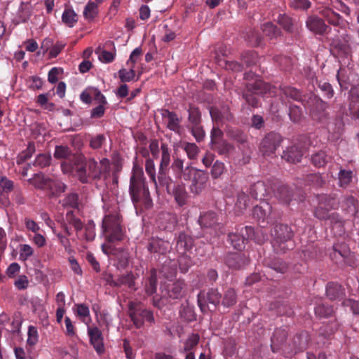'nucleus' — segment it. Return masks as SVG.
Returning <instances> with one entry per match:
<instances>
[{
	"label": "nucleus",
	"mask_w": 359,
	"mask_h": 359,
	"mask_svg": "<svg viewBox=\"0 0 359 359\" xmlns=\"http://www.w3.org/2000/svg\"><path fill=\"white\" fill-rule=\"evenodd\" d=\"M67 189V186L62 180L50 177L45 191L47 193L48 198H55L60 197L62 193L66 191Z\"/></svg>",
	"instance_id": "nucleus-16"
},
{
	"label": "nucleus",
	"mask_w": 359,
	"mask_h": 359,
	"mask_svg": "<svg viewBox=\"0 0 359 359\" xmlns=\"http://www.w3.org/2000/svg\"><path fill=\"white\" fill-rule=\"evenodd\" d=\"M129 194L135 206L142 205L146 208L152 205V199L142 169L134 167L130 178Z\"/></svg>",
	"instance_id": "nucleus-2"
},
{
	"label": "nucleus",
	"mask_w": 359,
	"mask_h": 359,
	"mask_svg": "<svg viewBox=\"0 0 359 359\" xmlns=\"http://www.w3.org/2000/svg\"><path fill=\"white\" fill-rule=\"evenodd\" d=\"M280 92L281 101L286 106H288V115L292 118V102L290 100L292 98V88L290 86H285L280 88Z\"/></svg>",
	"instance_id": "nucleus-42"
},
{
	"label": "nucleus",
	"mask_w": 359,
	"mask_h": 359,
	"mask_svg": "<svg viewBox=\"0 0 359 359\" xmlns=\"http://www.w3.org/2000/svg\"><path fill=\"white\" fill-rule=\"evenodd\" d=\"M49 177L40 172L35 173L32 178L28 180V182L36 189L45 191L47 187L48 181H49Z\"/></svg>",
	"instance_id": "nucleus-34"
},
{
	"label": "nucleus",
	"mask_w": 359,
	"mask_h": 359,
	"mask_svg": "<svg viewBox=\"0 0 359 359\" xmlns=\"http://www.w3.org/2000/svg\"><path fill=\"white\" fill-rule=\"evenodd\" d=\"M189 128L191 130L192 135L195 137L196 140L198 142H200L203 140L205 136V130H203V126H201V123L190 126Z\"/></svg>",
	"instance_id": "nucleus-60"
},
{
	"label": "nucleus",
	"mask_w": 359,
	"mask_h": 359,
	"mask_svg": "<svg viewBox=\"0 0 359 359\" xmlns=\"http://www.w3.org/2000/svg\"><path fill=\"white\" fill-rule=\"evenodd\" d=\"M262 32L269 39H276L280 35V30L273 23L266 22L262 25Z\"/></svg>",
	"instance_id": "nucleus-43"
},
{
	"label": "nucleus",
	"mask_w": 359,
	"mask_h": 359,
	"mask_svg": "<svg viewBox=\"0 0 359 359\" xmlns=\"http://www.w3.org/2000/svg\"><path fill=\"white\" fill-rule=\"evenodd\" d=\"M50 160L51 157L50 155L46 154H40L36 156L34 162V165L43 168L50 164Z\"/></svg>",
	"instance_id": "nucleus-62"
},
{
	"label": "nucleus",
	"mask_w": 359,
	"mask_h": 359,
	"mask_svg": "<svg viewBox=\"0 0 359 359\" xmlns=\"http://www.w3.org/2000/svg\"><path fill=\"white\" fill-rule=\"evenodd\" d=\"M97 6L95 2L90 1L85 6L83 15L88 20H93L97 13Z\"/></svg>",
	"instance_id": "nucleus-57"
},
{
	"label": "nucleus",
	"mask_w": 359,
	"mask_h": 359,
	"mask_svg": "<svg viewBox=\"0 0 359 359\" xmlns=\"http://www.w3.org/2000/svg\"><path fill=\"white\" fill-rule=\"evenodd\" d=\"M333 7L329 3H325V6L320 11V15L330 25L334 27H341L343 23L342 17L333 11Z\"/></svg>",
	"instance_id": "nucleus-21"
},
{
	"label": "nucleus",
	"mask_w": 359,
	"mask_h": 359,
	"mask_svg": "<svg viewBox=\"0 0 359 359\" xmlns=\"http://www.w3.org/2000/svg\"><path fill=\"white\" fill-rule=\"evenodd\" d=\"M88 334L90 338V343L95 348L98 355L104 353V339L102 332L97 327H88Z\"/></svg>",
	"instance_id": "nucleus-14"
},
{
	"label": "nucleus",
	"mask_w": 359,
	"mask_h": 359,
	"mask_svg": "<svg viewBox=\"0 0 359 359\" xmlns=\"http://www.w3.org/2000/svg\"><path fill=\"white\" fill-rule=\"evenodd\" d=\"M296 141L293 144V163L300 161L301 158L306 152L310 144L306 135L300 136Z\"/></svg>",
	"instance_id": "nucleus-23"
},
{
	"label": "nucleus",
	"mask_w": 359,
	"mask_h": 359,
	"mask_svg": "<svg viewBox=\"0 0 359 359\" xmlns=\"http://www.w3.org/2000/svg\"><path fill=\"white\" fill-rule=\"evenodd\" d=\"M187 292V284L184 280H177L168 285L166 288L167 296L172 299H177L184 297Z\"/></svg>",
	"instance_id": "nucleus-18"
},
{
	"label": "nucleus",
	"mask_w": 359,
	"mask_h": 359,
	"mask_svg": "<svg viewBox=\"0 0 359 359\" xmlns=\"http://www.w3.org/2000/svg\"><path fill=\"white\" fill-rule=\"evenodd\" d=\"M314 311L316 316L319 318H327L334 313L332 306L324 303L317 304Z\"/></svg>",
	"instance_id": "nucleus-38"
},
{
	"label": "nucleus",
	"mask_w": 359,
	"mask_h": 359,
	"mask_svg": "<svg viewBox=\"0 0 359 359\" xmlns=\"http://www.w3.org/2000/svg\"><path fill=\"white\" fill-rule=\"evenodd\" d=\"M255 94L247 89H244L242 93V97L245 100L246 103L252 107L253 108H257L259 106V100Z\"/></svg>",
	"instance_id": "nucleus-50"
},
{
	"label": "nucleus",
	"mask_w": 359,
	"mask_h": 359,
	"mask_svg": "<svg viewBox=\"0 0 359 359\" xmlns=\"http://www.w3.org/2000/svg\"><path fill=\"white\" fill-rule=\"evenodd\" d=\"M311 162L316 167L321 168L327 164L328 157L325 151H320L312 156Z\"/></svg>",
	"instance_id": "nucleus-51"
},
{
	"label": "nucleus",
	"mask_w": 359,
	"mask_h": 359,
	"mask_svg": "<svg viewBox=\"0 0 359 359\" xmlns=\"http://www.w3.org/2000/svg\"><path fill=\"white\" fill-rule=\"evenodd\" d=\"M225 166L224 163L216 161L211 170V175L213 178L217 179L224 172Z\"/></svg>",
	"instance_id": "nucleus-63"
},
{
	"label": "nucleus",
	"mask_w": 359,
	"mask_h": 359,
	"mask_svg": "<svg viewBox=\"0 0 359 359\" xmlns=\"http://www.w3.org/2000/svg\"><path fill=\"white\" fill-rule=\"evenodd\" d=\"M350 252V249L346 243H335L330 252V257L337 264H341L345 263Z\"/></svg>",
	"instance_id": "nucleus-15"
},
{
	"label": "nucleus",
	"mask_w": 359,
	"mask_h": 359,
	"mask_svg": "<svg viewBox=\"0 0 359 359\" xmlns=\"http://www.w3.org/2000/svg\"><path fill=\"white\" fill-rule=\"evenodd\" d=\"M318 87L323 93L324 96L327 99H331L334 95V89L332 85L325 81H319L317 83Z\"/></svg>",
	"instance_id": "nucleus-55"
},
{
	"label": "nucleus",
	"mask_w": 359,
	"mask_h": 359,
	"mask_svg": "<svg viewBox=\"0 0 359 359\" xmlns=\"http://www.w3.org/2000/svg\"><path fill=\"white\" fill-rule=\"evenodd\" d=\"M188 128L201 123V113L198 107L190 105L188 109Z\"/></svg>",
	"instance_id": "nucleus-39"
},
{
	"label": "nucleus",
	"mask_w": 359,
	"mask_h": 359,
	"mask_svg": "<svg viewBox=\"0 0 359 359\" xmlns=\"http://www.w3.org/2000/svg\"><path fill=\"white\" fill-rule=\"evenodd\" d=\"M353 172L351 170L340 168L338 173L339 186L342 188H346L352 182Z\"/></svg>",
	"instance_id": "nucleus-41"
},
{
	"label": "nucleus",
	"mask_w": 359,
	"mask_h": 359,
	"mask_svg": "<svg viewBox=\"0 0 359 359\" xmlns=\"http://www.w3.org/2000/svg\"><path fill=\"white\" fill-rule=\"evenodd\" d=\"M199 339L200 337L198 334L192 333L190 334L184 341V347L181 352L185 353L191 351L198 345Z\"/></svg>",
	"instance_id": "nucleus-45"
},
{
	"label": "nucleus",
	"mask_w": 359,
	"mask_h": 359,
	"mask_svg": "<svg viewBox=\"0 0 359 359\" xmlns=\"http://www.w3.org/2000/svg\"><path fill=\"white\" fill-rule=\"evenodd\" d=\"M170 243L159 238H152L147 245L148 250L151 253L166 254L170 250Z\"/></svg>",
	"instance_id": "nucleus-25"
},
{
	"label": "nucleus",
	"mask_w": 359,
	"mask_h": 359,
	"mask_svg": "<svg viewBox=\"0 0 359 359\" xmlns=\"http://www.w3.org/2000/svg\"><path fill=\"white\" fill-rule=\"evenodd\" d=\"M283 137L278 133L266 134L259 144V151L264 156H271L283 142Z\"/></svg>",
	"instance_id": "nucleus-7"
},
{
	"label": "nucleus",
	"mask_w": 359,
	"mask_h": 359,
	"mask_svg": "<svg viewBox=\"0 0 359 359\" xmlns=\"http://www.w3.org/2000/svg\"><path fill=\"white\" fill-rule=\"evenodd\" d=\"M358 203V200L353 196L345 195L341 201V207L344 211L354 214L356 212Z\"/></svg>",
	"instance_id": "nucleus-35"
},
{
	"label": "nucleus",
	"mask_w": 359,
	"mask_h": 359,
	"mask_svg": "<svg viewBox=\"0 0 359 359\" xmlns=\"http://www.w3.org/2000/svg\"><path fill=\"white\" fill-rule=\"evenodd\" d=\"M327 102L320 98H315L310 111L312 118L318 121H323L327 118Z\"/></svg>",
	"instance_id": "nucleus-20"
},
{
	"label": "nucleus",
	"mask_w": 359,
	"mask_h": 359,
	"mask_svg": "<svg viewBox=\"0 0 359 359\" xmlns=\"http://www.w3.org/2000/svg\"><path fill=\"white\" fill-rule=\"evenodd\" d=\"M145 170L151 181L154 183L155 186L157 187L155 164L152 159L148 158L146 160Z\"/></svg>",
	"instance_id": "nucleus-61"
},
{
	"label": "nucleus",
	"mask_w": 359,
	"mask_h": 359,
	"mask_svg": "<svg viewBox=\"0 0 359 359\" xmlns=\"http://www.w3.org/2000/svg\"><path fill=\"white\" fill-rule=\"evenodd\" d=\"M317 198L318 203L314 212L315 216L321 220L334 218L337 214H330V211L338 208L339 202L337 198L333 196L327 194L318 195Z\"/></svg>",
	"instance_id": "nucleus-6"
},
{
	"label": "nucleus",
	"mask_w": 359,
	"mask_h": 359,
	"mask_svg": "<svg viewBox=\"0 0 359 359\" xmlns=\"http://www.w3.org/2000/svg\"><path fill=\"white\" fill-rule=\"evenodd\" d=\"M276 197L281 203L289 205L291 201L290 187L285 185L280 186L277 189Z\"/></svg>",
	"instance_id": "nucleus-44"
},
{
	"label": "nucleus",
	"mask_w": 359,
	"mask_h": 359,
	"mask_svg": "<svg viewBox=\"0 0 359 359\" xmlns=\"http://www.w3.org/2000/svg\"><path fill=\"white\" fill-rule=\"evenodd\" d=\"M208 180L207 172L201 170H198L191 180L190 185V191L194 194H199L205 189L206 183Z\"/></svg>",
	"instance_id": "nucleus-19"
},
{
	"label": "nucleus",
	"mask_w": 359,
	"mask_h": 359,
	"mask_svg": "<svg viewBox=\"0 0 359 359\" xmlns=\"http://www.w3.org/2000/svg\"><path fill=\"white\" fill-rule=\"evenodd\" d=\"M181 147L183 149V150L186 152L187 157L189 159L194 160L197 158V156L199 152V149L196 144L190 142H183L182 143Z\"/></svg>",
	"instance_id": "nucleus-46"
},
{
	"label": "nucleus",
	"mask_w": 359,
	"mask_h": 359,
	"mask_svg": "<svg viewBox=\"0 0 359 359\" xmlns=\"http://www.w3.org/2000/svg\"><path fill=\"white\" fill-rule=\"evenodd\" d=\"M157 276L155 271H152L149 277L148 283L145 285V292L148 295H152L156 292Z\"/></svg>",
	"instance_id": "nucleus-53"
},
{
	"label": "nucleus",
	"mask_w": 359,
	"mask_h": 359,
	"mask_svg": "<svg viewBox=\"0 0 359 359\" xmlns=\"http://www.w3.org/2000/svg\"><path fill=\"white\" fill-rule=\"evenodd\" d=\"M118 76L121 82H129L134 79L135 76V72L134 70V65L132 66L129 71L123 68L118 71Z\"/></svg>",
	"instance_id": "nucleus-58"
},
{
	"label": "nucleus",
	"mask_w": 359,
	"mask_h": 359,
	"mask_svg": "<svg viewBox=\"0 0 359 359\" xmlns=\"http://www.w3.org/2000/svg\"><path fill=\"white\" fill-rule=\"evenodd\" d=\"M53 155L57 159H66L72 155V151L67 146H56Z\"/></svg>",
	"instance_id": "nucleus-56"
},
{
	"label": "nucleus",
	"mask_w": 359,
	"mask_h": 359,
	"mask_svg": "<svg viewBox=\"0 0 359 359\" xmlns=\"http://www.w3.org/2000/svg\"><path fill=\"white\" fill-rule=\"evenodd\" d=\"M75 175L82 184L106 178L110 171L109 161L103 158L98 163L93 158H86L83 154L76 155L73 159Z\"/></svg>",
	"instance_id": "nucleus-1"
},
{
	"label": "nucleus",
	"mask_w": 359,
	"mask_h": 359,
	"mask_svg": "<svg viewBox=\"0 0 359 359\" xmlns=\"http://www.w3.org/2000/svg\"><path fill=\"white\" fill-rule=\"evenodd\" d=\"M198 222L202 228H216L219 226L217 215L214 211H208L202 214Z\"/></svg>",
	"instance_id": "nucleus-28"
},
{
	"label": "nucleus",
	"mask_w": 359,
	"mask_h": 359,
	"mask_svg": "<svg viewBox=\"0 0 359 359\" xmlns=\"http://www.w3.org/2000/svg\"><path fill=\"white\" fill-rule=\"evenodd\" d=\"M224 262L229 269L239 270L249 264L250 258L245 252H229L224 256Z\"/></svg>",
	"instance_id": "nucleus-10"
},
{
	"label": "nucleus",
	"mask_w": 359,
	"mask_h": 359,
	"mask_svg": "<svg viewBox=\"0 0 359 359\" xmlns=\"http://www.w3.org/2000/svg\"><path fill=\"white\" fill-rule=\"evenodd\" d=\"M245 89L257 95L269 94L272 97L276 94V89L274 86L261 79H257L253 82L247 83Z\"/></svg>",
	"instance_id": "nucleus-12"
},
{
	"label": "nucleus",
	"mask_w": 359,
	"mask_h": 359,
	"mask_svg": "<svg viewBox=\"0 0 359 359\" xmlns=\"http://www.w3.org/2000/svg\"><path fill=\"white\" fill-rule=\"evenodd\" d=\"M177 221L175 217L169 213H162L158 218V227L165 231H172Z\"/></svg>",
	"instance_id": "nucleus-32"
},
{
	"label": "nucleus",
	"mask_w": 359,
	"mask_h": 359,
	"mask_svg": "<svg viewBox=\"0 0 359 359\" xmlns=\"http://www.w3.org/2000/svg\"><path fill=\"white\" fill-rule=\"evenodd\" d=\"M222 294L216 288H210L206 292H201L197 296L198 306L202 312H205L208 304H212L215 308L221 302Z\"/></svg>",
	"instance_id": "nucleus-9"
},
{
	"label": "nucleus",
	"mask_w": 359,
	"mask_h": 359,
	"mask_svg": "<svg viewBox=\"0 0 359 359\" xmlns=\"http://www.w3.org/2000/svg\"><path fill=\"white\" fill-rule=\"evenodd\" d=\"M222 305L226 308H230L235 305L237 302V294L234 289H227L223 296L222 300L220 302Z\"/></svg>",
	"instance_id": "nucleus-40"
},
{
	"label": "nucleus",
	"mask_w": 359,
	"mask_h": 359,
	"mask_svg": "<svg viewBox=\"0 0 359 359\" xmlns=\"http://www.w3.org/2000/svg\"><path fill=\"white\" fill-rule=\"evenodd\" d=\"M59 203L64 208H79V196L76 192L69 193L62 200L59 201Z\"/></svg>",
	"instance_id": "nucleus-36"
},
{
	"label": "nucleus",
	"mask_w": 359,
	"mask_h": 359,
	"mask_svg": "<svg viewBox=\"0 0 359 359\" xmlns=\"http://www.w3.org/2000/svg\"><path fill=\"white\" fill-rule=\"evenodd\" d=\"M161 158L157 175V187L165 188L168 194H171L170 186L172 180L168 175V166L170 163V149L166 143H161Z\"/></svg>",
	"instance_id": "nucleus-4"
},
{
	"label": "nucleus",
	"mask_w": 359,
	"mask_h": 359,
	"mask_svg": "<svg viewBox=\"0 0 359 359\" xmlns=\"http://www.w3.org/2000/svg\"><path fill=\"white\" fill-rule=\"evenodd\" d=\"M198 169H196L191 165H187L184 169L178 175L177 177L182 179L185 181H190L193 179L194 175Z\"/></svg>",
	"instance_id": "nucleus-59"
},
{
	"label": "nucleus",
	"mask_w": 359,
	"mask_h": 359,
	"mask_svg": "<svg viewBox=\"0 0 359 359\" xmlns=\"http://www.w3.org/2000/svg\"><path fill=\"white\" fill-rule=\"evenodd\" d=\"M210 114L213 121L219 123L230 121L233 118L229 105H222L220 107H211L210 108Z\"/></svg>",
	"instance_id": "nucleus-17"
},
{
	"label": "nucleus",
	"mask_w": 359,
	"mask_h": 359,
	"mask_svg": "<svg viewBox=\"0 0 359 359\" xmlns=\"http://www.w3.org/2000/svg\"><path fill=\"white\" fill-rule=\"evenodd\" d=\"M170 194L174 196L175 201L179 206L182 207L187 203L189 194L184 184H175L171 189Z\"/></svg>",
	"instance_id": "nucleus-26"
},
{
	"label": "nucleus",
	"mask_w": 359,
	"mask_h": 359,
	"mask_svg": "<svg viewBox=\"0 0 359 359\" xmlns=\"http://www.w3.org/2000/svg\"><path fill=\"white\" fill-rule=\"evenodd\" d=\"M266 186L264 182L258 181L250 188V194L252 198L256 200L264 201V198L266 194Z\"/></svg>",
	"instance_id": "nucleus-31"
},
{
	"label": "nucleus",
	"mask_w": 359,
	"mask_h": 359,
	"mask_svg": "<svg viewBox=\"0 0 359 359\" xmlns=\"http://www.w3.org/2000/svg\"><path fill=\"white\" fill-rule=\"evenodd\" d=\"M193 243L194 240L191 236L184 232H180L177 238L176 248L183 254L192 248Z\"/></svg>",
	"instance_id": "nucleus-30"
},
{
	"label": "nucleus",
	"mask_w": 359,
	"mask_h": 359,
	"mask_svg": "<svg viewBox=\"0 0 359 359\" xmlns=\"http://www.w3.org/2000/svg\"><path fill=\"white\" fill-rule=\"evenodd\" d=\"M326 295L331 301H341L346 297L345 288L337 283L330 282L326 285Z\"/></svg>",
	"instance_id": "nucleus-22"
},
{
	"label": "nucleus",
	"mask_w": 359,
	"mask_h": 359,
	"mask_svg": "<svg viewBox=\"0 0 359 359\" xmlns=\"http://www.w3.org/2000/svg\"><path fill=\"white\" fill-rule=\"evenodd\" d=\"M128 315L136 328L143 326L144 321L151 324L155 323L153 312L147 309L140 302H129Z\"/></svg>",
	"instance_id": "nucleus-5"
},
{
	"label": "nucleus",
	"mask_w": 359,
	"mask_h": 359,
	"mask_svg": "<svg viewBox=\"0 0 359 359\" xmlns=\"http://www.w3.org/2000/svg\"><path fill=\"white\" fill-rule=\"evenodd\" d=\"M62 22L69 27H72L77 22V14L72 9H65L62 15Z\"/></svg>",
	"instance_id": "nucleus-49"
},
{
	"label": "nucleus",
	"mask_w": 359,
	"mask_h": 359,
	"mask_svg": "<svg viewBox=\"0 0 359 359\" xmlns=\"http://www.w3.org/2000/svg\"><path fill=\"white\" fill-rule=\"evenodd\" d=\"M277 243H284L291 238V229L287 224H279L274 226L271 232Z\"/></svg>",
	"instance_id": "nucleus-27"
},
{
	"label": "nucleus",
	"mask_w": 359,
	"mask_h": 359,
	"mask_svg": "<svg viewBox=\"0 0 359 359\" xmlns=\"http://www.w3.org/2000/svg\"><path fill=\"white\" fill-rule=\"evenodd\" d=\"M212 149L220 155H227L233 149V147L227 142L222 140L212 146Z\"/></svg>",
	"instance_id": "nucleus-54"
},
{
	"label": "nucleus",
	"mask_w": 359,
	"mask_h": 359,
	"mask_svg": "<svg viewBox=\"0 0 359 359\" xmlns=\"http://www.w3.org/2000/svg\"><path fill=\"white\" fill-rule=\"evenodd\" d=\"M179 267L182 273H187L191 266L192 262L189 257L187 255H181L178 259Z\"/></svg>",
	"instance_id": "nucleus-64"
},
{
	"label": "nucleus",
	"mask_w": 359,
	"mask_h": 359,
	"mask_svg": "<svg viewBox=\"0 0 359 359\" xmlns=\"http://www.w3.org/2000/svg\"><path fill=\"white\" fill-rule=\"evenodd\" d=\"M122 216L117 212L105 215L102 222V230L105 239L109 243L123 240L125 234L122 223Z\"/></svg>",
	"instance_id": "nucleus-3"
},
{
	"label": "nucleus",
	"mask_w": 359,
	"mask_h": 359,
	"mask_svg": "<svg viewBox=\"0 0 359 359\" xmlns=\"http://www.w3.org/2000/svg\"><path fill=\"white\" fill-rule=\"evenodd\" d=\"M161 116L163 118H168L167 128L175 133L180 134L181 132V118L174 111L168 109H161Z\"/></svg>",
	"instance_id": "nucleus-24"
},
{
	"label": "nucleus",
	"mask_w": 359,
	"mask_h": 359,
	"mask_svg": "<svg viewBox=\"0 0 359 359\" xmlns=\"http://www.w3.org/2000/svg\"><path fill=\"white\" fill-rule=\"evenodd\" d=\"M310 341V337L307 332L302 331L297 334L293 339V342L295 344V352L303 351L308 347Z\"/></svg>",
	"instance_id": "nucleus-33"
},
{
	"label": "nucleus",
	"mask_w": 359,
	"mask_h": 359,
	"mask_svg": "<svg viewBox=\"0 0 359 359\" xmlns=\"http://www.w3.org/2000/svg\"><path fill=\"white\" fill-rule=\"evenodd\" d=\"M287 338V332L284 329H276L271 337L273 345L279 346L283 344Z\"/></svg>",
	"instance_id": "nucleus-48"
},
{
	"label": "nucleus",
	"mask_w": 359,
	"mask_h": 359,
	"mask_svg": "<svg viewBox=\"0 0 359 359\" xmlns=\"http://www.w3.org/2000/svg\"><path fill=\"white\" fill-rule=\"evenodd\" d=\"M136 279L137 276L132 271L120 275L117 278V287L125 285L130 290L135 292L137 290L135 283Z\"/></svg>",
	"instance_id": "nucleus-29"
},
{
	"label": "nucleus",
	"mask_w": 359,
	"mask_h": 359,
	"mask_svg": "<svg viewBox=\"0 0 359 359\" xmlns=\"http://www.w3.org/2000/svg\"><path fill=\"white\" fill-rule=\"evenodd\" d=\"M269 266L272 270L276 271L277 273H280L281 274L286 273L288 270L287 264L280 259H274V260L271 261L269 264Z\"/></svg>",
	"instance_id": "nucleus-52"
},
{
	"label": "nucleus",
	"mask_w": 359,
	"mask_h": 359,
	"mask_svg": "<svg viewBox=\"0 0 359 359\" xmlns=\"http://www.w3.org/2000/svg\"><path fill=\"white\" fill-rule=\"evenodd\" d=\"M255 230L252 226H241L235 233H229L228 241L231 245L238 250L245 248V242L249 239L254 238Z\"/></svg>",
	"instance_id": "nucleus-8"
},
{
	"label": "nucleus",
	"mask_w": 359,
	"mask_h": 359,
	"mask_svg": "<svg viewBox=\"0 0 359 359\" xmlns=\"http://www.w3.org/2000/svg\"><path fill=\"white\" fill-rule=\"evenodd\" d=\"M180 316L186 322H192L196 320V314L195 313L194 308L190 306L188 302L181 305Z\"/></svg>",
	"instance_id": "nucleus-37"
},
{
	"label": "nucleus",
	"mask_w": 359,
	"mask_h": 359,
	"mask_svg": "<svg viewBox=\"0 0 359 359\" xmlns=\"http://www.w3.org/2000/svg\"><path fill=\"white\" fill-rule=\"evenodd\" d=\"M306 25L310 31L318 35H324L331 31V27L327 25L322 18L316 15L308 17Z\"/></svg>",
	"instance_id": "nucleus-13"
},
{
	"label": "nucleus",
	"mask_w": 359,
	"mask_h": 359,
	"mask_svg": "<svg viewBox=\"0 0 359 359\" xmlns=\"http://www.w3.org/2000/svg\"><path fill=\"white\" fill-rule=\"evenodd\" d=\"M271 210L272 207L269 203L262 201L259 205L254 207L252 210L253 217L258 221L262 226L264 227L266 224L271 222Z\"/></svg>",
	"instance_id": "nucleus-11"
},
{
	"label": "nucleus",
	"mask_w": 359,
	"mask_h": 359,
	"mask_svg": "<svg viewBox=\"0 0 359 359\" xmlns=\"http://www.w3.org/2000/svg\"><path fill=\"white\" fill-rule=\"evenodd\" d=\"M65 219L67 222L72 224L76 231H80L83 228V222L76 217L73 210H69L66 213Z\"/></svg>",
	"instance_id": "nucleus-47"
}]
</instances>
